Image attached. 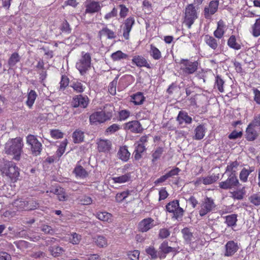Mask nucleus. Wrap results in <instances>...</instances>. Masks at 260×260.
<instances>
[{
    "instance_id": "obj_1",
    "label": "nucleus",
    "mask_w": 260,
    "mask_h": 260,
    "mask_svg": "<svg viewBox=\"0 0 260 260\" xmlns=\"http://www.w3.org/2000/svg\"><path fill=\"white\" fill-rule=\"evenodd\" d=\"M0 171L3 177H7L13 182L16 181L19 176L18 168L11 161L1 160Z\"/></svg>"
},
{
    "instance_id": "obj_2",
    "label": "nucleus",
    "mask_w": 260,
    "mask_h": 260,
    "mask_svg": "<svg viewBox=\"0 0 260 260\" xmlns=\"http://www.w3.org/2000/svg\"><path fill=\"white\" fill-rule=\"evenodd\" d=\"M38 205L37 201L30 198H19L12 203L13 209L19 211L35 210Z\"/></svg>"
},
{
    "instance_id": "obj_3",
    "label": "nucleus",
    "mask_w": 260,
    "mask_h": 260,
    "mask_svg": "<svg viewBox=\"0 0 260 260\" xmlns=\"http://www.w3.org/2000/svg\"><path fill=\"white\" fill-rule=\"evenodd\" d=\"M23 143L20 139H14L8 141L5 146V152L8 154L13 155V158L19 160L22 152Z\"/></svg>"
},
{
    "instance_id": "obj_4",
    "label": "nucleus",
    "mask_w": 260,
    "mask_h": 260,
    "mask_svg": "<svg viewBox=\"0 0 260 260\" xmlns=\"http://www.w3.org/2000/svg\"><path fill=\"white\" fill-rule=\"evenodd\" d=\"M198 17V13L193 4H188L185 9L183 23L190 28Z\"/></svg>"
},
{
    "instance_id": "obj_5",
    "label": "nucleus",
    "mask_w": 260,
    "mask_h": 260,
    "mask_svg": "<svg viewBox=\"0 0 260 260\" xmlns=\"http://www.w3.org/2000/svg\"><path fill=\"white\" fill-rule=\"evenodd\" d=\"M179 72L184 76L194 73L198 69L197 61H191L188 59H181L180 61Z\"/></svg>"
},
{
    "instance_id": "obj_6",
    "label": "nucleus",
    "mask_w": 260,
    "mask_h": 260,
    "mask_svg": "<svg viewBox=\"0 0 260 260\" xmlns=\"http://www.w3.org/2000/svg\"><path fill=\"white\" fill-rule=\"evenodd\" d=\"M91 67V56L88 53H81V57L77 62L76 67L82 75H84Z\"/></svg>"
},
{
    "instance_id": "obj_7",
    "label": "nucleus",
    "mask_w": 260,
    "mask_h": 260,
    "mask_svg": "<svg viewBox=\"0 0 260 260\" xmlns=\"http://www.w3.org/2000/svg\"><path fill=\"white\" fill-rule=\"evenodd\" d=\"M112 116V112H108L106 113L104 111H97L90 116L89 121L91 124L96 125L110 120Z\"/></svg>"
},
{
    "instance_id": "obj_8",
    "label": "nucleus",
    "mask_w": 260,
    "mask_h": 260,
    "mask_svg": "<svg viewBox=\"0 0 260 260\" xmlns=\"http://www.w3.org/2000/svg\"><path fill=\"white\" fill-rule=\"evenodd\" d=\"M27 143L30 146L31 151L34 155L40 154L42 145L34 135H29L26 137Z\"/></svg>"
},
{
    "instance_id": "obj_9",
    "label": "nucleus",
    "mask_w": 260,
    "mask_h": 260,
    "mask_svg": "<svg viewBox=\"0 0 260 260\" xmlns=\"http://www.w3.org/2000/svg\"><path fill=\"white\" fill-rule=\"evenodd\" d=\"M166 207L167 211L173 213V217L175 219H177L183 216L184 210L179 206L178 200H174L169 203Z\"/></svg>"
},
{
    "instance_id": "obj_10",
    "label": "nucleus",
    "mask_w": 260,
    "mask_h": 260,
    "mask_svg": "<svg viewBox=\"0 0 260 260\" xmlns=\"http://www.w3.org/2000/svg\"><path fill=\"white\" fill-rule=\"evenodd\" d=\"M216 205L214 200L211 198L206 197L202 202L199 210V214L201 216H204L212 211Z\"/></svg>"
},
{
    "instance_id": "obj_11",
    "label": "nucleus",
    "mask_w": 260,
    "mask_h": 260,
    "mask_svg": "<svg viewBox=\"0 0 260 260\" xmlns=\"http://www.w3.org/2000/svg\"><path fill=\"white\" fill-rule=\"evenodd\" d=\"M89 103V99L86 95L79 94L75 96L72 101V105L74 108H87Z\"/></svg>"
},
{
    "instance_id": "obj_12",
    "label": "nucleus",
    "mask_w": 260,
    "mask_h": 260,
    "mask_svg": "<svg viewBox=\"0 0 260 260\" xmlns=\"http://www.w3.org/2000/svg\"><path fill=\"white\" fill-rule=\"evenodd\" d=\"M85 13L93 14L100 12L102 8L101 3L98 1L87 0L84 4Z\"/></svg>"
},
{
    "instance_id": "obj_13",
    "label": "nucleus",
    "mask_w": 260,
    "mask_h": 260,
    "mask_svg": "<svg viewBox=\"0 0 260 260\" xmlns=\"http://www.w3.org/2000/svg\"><path fill=\"white\" fill-rule=\"evenodd\" d=\"M239 181L235 174H232L229 175L225 181L220 182L219 187L223 189H231L237 187Z\"/></svg>"
},
{
    "instance_id": "obj_14",
    "label": "nucleus",
    "mask_w": 260,
    "mask_h": 260,
    "mask_svg": "<svg viewBox=\"0 0 260 260\" xmlns=\"http://www.w3.org/2000/svg\"><path fill=\"white\" fill-rule=\"evenodd\" d=\"M135 22L134 17L130 16L126 19L122 26L123 36L125 40H128L129 37V33L132 29L133 25Z\"/></svg>"
},
{
    "instance_id": "obj_15",
    "label": "nucleus",
    "mask_w": 260,
    "mask_h": 260,
    "mask_svg": "<svg viewBox=\"0 0 260 260\" xmlns=\"http://www.w3.org/2000/svg\"><path fill=\"white\" fill-rule=\"evenodd\" d=\"M219 2L217 0L212 1L208 6L205 7L204 10V16L206 19H209L217 11Z\"/></svg>"
},
{
    "instance_id": "obj_16",
    "label": "nucleus",
    "mask_w": 260,
    "mask_h": 260,
    "mask_svg": "<svg viewBox=\"0 0 260 260\" xmlns=\"http://www.w3.org/2000/svg\"><path fill=\"white\" fill-rule=\"evenodd\" d=\"M155 226L154 220L150 218L142 219L138 224V229L142 233L147 232Z\"/></svg>"
},
{
    "instance_id": "obj_17",
    "label": "nucleus",
    "mask_w": 260,
    "mask_h": 260,
    "mask_svg": "<svg viewBox=\"0 0 260 260\" xmlns=\"http://www.w3.org/2000/svg\"><path fill=\"white\" fill-rule=\"evenodd\" d=\"M181 233L184 240L187 244H191L197 240V237L190 229L185 228L181 230Z\"/></svg>"
},
{
    "instance_id": "obj_18",
    "label": "nucleus",
    "mask_w": 260,
    "mask_h": 260,
    "mask_svg": "<svg viewBox=\"0 0 260 260\" xmlns=\"http://www.w3.org/2000/svg\"><path fill=\"white\" fill-rule=\"evenodd\" d=\"M226 29L225 23L222 20H220L217 22V28L213 32V35L216 38L220 39L223 37Z\"/></svg>"
},
{
    "instance_id": "obj_19",
    "label": "nucleus",
    "mask_w": 260,
    "mask_h": 260,
    "mask_svg": "<svg viewBox=\"0 0 260 260\" xmlns=\"http://www.w3.org/2000/svg\"><path fill=\"white\" fill-rule=\"evenodd\" d=\"M96 144L98 151L104 153H108L112 146L111 141L107 139H99L97 140Z\"/></svg>"
},
{
    "instance_id": "obj_20",
    "label": "nucleus",
    "mask_w": 260,
    "mask_h": 260,
    "mask_svg": "<svg viewBox=\"0 0 260 260\" xmlns=\"http://www.w3.org/2000/svg\"><path fill=\"white\" fill-rule=\"evenodd\" d=\"M259 134V131L256 129L251 123H249L246 130V138L248 141H252L256 139Z\"/></svg>"
},
{
    "instance_id": "obj_21",
    "label": "nucleus",
    "mask_w": 260,
    "mask_h": 260,
    "mask_svg": "<svg viewBox=\"0 0 260 260\" xmlns=\"http://www.w3.org/2000/svg\"><path fill=\"white\" fill-rule=\"evenodd\" d=\"M239 247L237 243L235 242L234 241H228L225 245V251L224 256H231L233 255L238 250Z\"/></svg>"
},
{
    "instance_id": "obj_22",
    "label": "nucleus",
    "mask_w": 260,
    "mask_h": 260,
    "mask_svg": "<svg viewBox=\"0 0 260 260\" xmlns=\"http://www.w3.org/2000/svg\"><path fill=\"white\" fill-rule=\"evenodd\" d=\"M125 127L128 130L135 133H140L143 131L140 123L137 120L129 121L125 124Z\"/></svg>"
},
{
    "instance_id": "obj_23",
    "label": "nucleus",
    "mask_w": 260,
    "mask_h": 260,
    "mask_svg": "<svg viewBox=\"0 0 260 260\" xmlns=\"http://www.w3.org/2000/svg\"><path fill=\"white\" fill-rule=\"evenodd\" d=\"M132 62L138 67H146L148 69L151 68V66L147 62V60L141 55L134 56L132 59Z\"/></svg>"
},
{
    "instance_id": "obj_24",
    "label": "nucleus",
    "mask_w": 260,
    "mask_h": 260,
    "mask_svg": "<svg viewBox=\"0 0 260 260\" xmlns=\"http://www.w3.org/2000/svg\"><path fill=\"white\" fill-rule=\"evenodd\" d=\"M212 36L209 35H206L205 36L204 40L206 44L213 50H216L219 46V40L216 39Z\"/></svg>"
},
{
    "instance_id": "obj_25",
    "label": "nucleus",
    "mask_w": 260,
    "mask_h": 260,
    "mask_svg": "<svg viewBox=\"0 0 260 260\" xmlns=\"http://www.w3.org/2000/svg\"><path fill=\"white\" fill-rule=\"evenodd\" d=\"M145 100V97L141 92H137L131 95V102L135 105H141L143 104Z\"/></svg>"
},
{
    "instance_id": "obj_26",
    "label": "nucleus",
    "mask_w": 260,
    "mask_h": 260,
    "mask_svg": "<svg viewBox=\"0 0 260 260\" xmlns=\"http://www.w3.org/2000/svg\"><path fill=\"white\" fill-rule=\"evenodd\" d=\"M74 173L76 177L84 178L88 176L87 171L81 166V161H78L74 170Z\"/></svg>"
},
{
    "instance_id": "obj_27",
    "label": "nucleus",
    "mask_w": 260,
    "mask_h": 260,
    "mask_svg": "<svg viewBox=\"0 0 260 260\" xmlns=\"http://www.w3.org/2000/svg\"><path fill=\"white\" fill-rule=\"evenodd\" d=\"M177 120L180 124L184 123L190 124L192 122V118L184 111H180L177 117Z\"/></svg>"
},
{
    "instance_id": "obj_28",
    "label": "nucleus",
    "mask_w": 260,
    "mask_h": 260,
    "mask_svg": "<svg viewBox=\"0 0 260 260\" xmlns=\"http://www.w3.org/2000/svg\"><path fill=\"white\" fill-rule=\"evenodd\" d=\"M94 215L98 219L104 222L111 223L113 221L112 215L106 211L98 212Z\"/></svg>"
},
{
    "instance_id": "obj_29",
    "label": "nucleus",
    "mask_w": 260,
    "mask_h": 260,
    "mask_svg": "<svg viewBox=\"0 0 260 260\" xmlns=\"http://www.w3.org/2000/svg\"><path fill=\"white\" fill-rule=\"evenodd\" d=\"M206 131V128L204 125H198L194 129V139L197 140L202 139L205 135Z\"/></svg>"
},
{
    "instance_id": "obj_30",
    "label": "nucleus",
    "mask_w": 260,
    "mask_h": 260,
    "mask_svg": "<svg viewBox=\"0 0 260 260\" xmlns=\"http://www.w3.org/2000/svg\"><path fill=\"white\" fill-rule=\"evenodd\" d=\"M99 36L100 37H107L108 39H115L116 37L115 32L108 28L106 26L100 30Z\"/></svg>"
},
{
    "instance_id": "obj_31",
    "label": "nucleus",
    "mask_w": 260,
    "mask_h": 260,
    "mask_svg": "<svg viewBox=\"0 0 260 260\" xmlns=\"http://www.w3.org/2000/svg\"><path fill=\"white\" fill-rule=\"evenodd\" d=\"M131 173H127L121 176L112 177V180H113L114 183L121 184L128 182L131 180Z\"/></svg>"
},
{
    "instance_id": "obj_32",
    "label": "nucleus",
    "mask_w": 260,
    "mask_h": 260,
    "mask_svg": "<svg viewBox=\"0 0 260 260\" xmlns=\"http://www.w3.org/2000/svg\"><path fill=\"white\" fill-rule=\"evenodd\" d=\"M117 155L119 159L122 161H126L129 158L131 154L128 151L126 146H124L120 148Z\"/></svg>"
},
{
    "instance_id": "obj_33",
    "label": "nucleus",
    "mask_w": 260,
    "mask_h": 260,
    "mask_svg": "<svg viewBox=\"0 0 260 260\" xmlns=\"http://www.w3.org/2000/svg\"><path fill=\"white\" fill-rule=\"evenodd\" d=\"M135 149L134 152V158L136 160H139L142 156V153L146 150L144 145L135 143Z\"/></svg>"
},
{
    "instance_id": "obj_34",
    "label": "nucleus",
    "mask_w": 260,
    "mask_h": 260,
    "mask_svg": "<svg viewBox=\"0 0 260 260\" xmlns=\"http://www.w3.org/2000/svg\"><path fill=\"white\" fill-rule=\"evenodd\" d=\"M228 46L234 50H238L241 49L242 46L237 42L235 36L232 35L230 37L227 42Z\"/></svg>"
},
{
    "instance_id": "obj_35",
    "label": "nucleus",
    "mask_w": 260,
    "mask_h": 260,
    "mask_svg": "<svg viewBox=\"0 0 260 260\" xmlns=\"http://www.w3.org/2000/svg\"><path fill=\"white\" fill-rule=\"evenodd\" d=\"M128 56L127 54L122 52L120 50H118L111 55V58L114 61H118L122 59H127Z\"/></svg>"
},
{
    "instance_id": "obj_36",
    "label": "nucleus",
    "mask_w": 260,
    "mask_h": 260,
    "mask_svg": "<svg viewBox=\"0 0 260 260\" xmlns=\"http://www.w3.org/2000/svg\"><path fill=\"white\" fill-rule=\"evenodd\" d=\"M74 142L79 143L83 141L84 138V133L80 129H76L72 135Z\"/></svg>"
},
{
    "instance_id": "obj_37",
    "label": "nucleus",
    "mask_w": 260,
    "mask_h": 260,
    "mask_svg": "<svg viewBox=\"0 0 260 260\" xmlns=\"http://www.w3.org/2000/svg\"><path fill=\"white\" fill-rule=\"evenodd\" d=\"M149 54L155 60H159L161 57L160 50L152 44L150 45Z\"/></svg>"
},
{
    "instance_id": "obj_38",
    "label": "nucleus",
    "mask_w": 260,
    "mask_h": 260,
    "mask_svg": "<svg viewBox=\"0 0 260 260\" xmlns=\"http://www.w3.org/2000/svg\"><path fill=\"white\" fill-rule=\"evenodd\" d=\"M218 179V175H211L206 177L200 178V181H202L204 185H209L213 183Z\"/></svg>"
},
{
    "instance_id": "obj_39",
    "label": "nucleus",
    "mask_w": 260,
    "mask_h": 260,
    "mask_svg": "<svg viewBox=\"0 0 260 260\" xmlns=\"http://www.w3.org/2000/svg\"><path fill=\"white\" fill-rule=\"evenodd\" d=\"M49 251L54 257L60 256L63 252L64 249L58 246L54 245L49 248Z\"/></svg>"
},
{
    "instance_id": "obj_40",
    "label": "nucleus",
    "mask_w": 260,
    "mask_h": 260,
    "mask_svg": "<svg viewBox=\"0 0 260 260\" xmlns=\"http://www.w3.org/2000/svg\"><path fill=\"white\" fill-rule=\"evenodd\" d=\"M37 96V94L35 90H30L28 92L27 95V100L26 103L29 108H31Z\"/></svg>"
},
{
    "instance_id": "obj_41",
    "label": "nucleus",
    "mask_w": 260,
    "mask_h": 260,
    "mask_svg": "<svg viewBox=\"0 0 260 260\" xmlns=\"http://www.w3.org/2000/svg\"><path fill=\"white\" fill-rule=\"evenodd\" d=\"M237 215L235 214L228 215L225 217V223L227 224L228 226H234L236 225V222L237 221Z\"/></svg>"
},
{
    "instance_id": "obj_42",
    "label": "nucleus",
    "mask_w": 260,
    "mask_h": 260,
    "mask_svg": "<svg viewBox=\"0 0 260 260\" xmlns=\"http://www.w3.org/2000/svg\"><path fill=\"white\" fill-rule=\"evenodd\" d=\"M20 60V57L17 53L14 52L12 53L8 60L9 68L13 67Z\"/></svg>"
},
{
    "instance_id": "obj_43",
    "label": "nucleus",
    "mask_w": 260,
    "mask_h": 260,
    "mask_svg": "<svg viewBox=\"0 0 260 260\" xmlns=\"http://www.w3.org/2000/svg\"><path fill=\"white\" fill-rule=\"evenodd\" d=\"M52 192L57 196L58 200L60 201H66L68 199V196L62 188H56Z\"/></svg>"
},
{
    "instance_id": "obj_44",
    "label": "nucleus",
    "mask_w": 260,
    "mask_h": 260,
    "mask_svg": "<svg viewBox=\"0 0 260 260\" xmlns=\"http://www.w3.org/2000/svg\"><path fill=\"white\" fill-rule=\"evenodd\" d=\"M94 241L96 245L100 247H104L107 245V240L103 236H97L94 238Z\"/></svg>"
},
{
    "instance_id": "obj_45",
    "label": "nucleus",
    "mask_w": 260,
    "mask_h": 260,
    "mask_svg": "<svg viewBox=\"0 0 260 260\" xmlns=\"http://www.w3.org/2000/svg\"><path fill=\"white\" fill-rule=\"evenodd\" d=\"M252 34L255 37L260 36V18H257L252 26Z\"/></svg>"
},
{
    "instance_id": "obj_46",
    "label": "nucleus",
    "mask_w": 260,
    "mask_h": 260,
    "mask_svg": "<svg viewBox=\"0 0 260 260\" xmlns=\"http://www.w3.org/2000/svg\"><path fill=\"white\" fill-rule=\"evenodd\" d=\"M254 171L253 168H250L249 170H247L245 168H243L240 174V180L245 182L247 180V178L249 174Z\"/></svg>"
},
{
    "instance_id": "obj_47",
    "label": "nucleus",
    "mask_w": 260,
    "mask_h": 260,
    "mask_svg": "<svg viewBox=\"0 0 260 260\" xmlns=\"http://www.w3.org/2000/svg\"><path fill=\"white\" fill-rule=\"evenodd\" d=\"M224 81L218 75L216 77L215 82L214 85L215 88H217L220 92L224 91L223 85Z\"/></svg>"
},
{
    "instance_id": "obj_48",
    "label": "nucleus",
    "mask_w": 260,
    "mask_h": 260,
    "mask_svg": "<svg viewBox=\"0 0 260 260\" xmlns=\"http://www.w3.org/2000/svg\"><path fill=\"white\" fill-rule=\"evenodd\" d=\"M81 239V236L76 233H72L69 235V240L74 245L78 244Z\"/></svg>"
},
{
    "instance_id": "obj_49",
    "label": "nucleus",
    "mask_w": 260,
    "mask_h": 260,
    "mask_svg": "<svg viewBox=\"0 0 260 260\" xmlns=\"http://www.w3.org/2000/svg\"><path fill=\"white\" fill-rule=\"evenodd\" d=\"M159 249L161 251L167 254L172 251H175V248L168 246V243L167 241H164L160 245Z\"/></svg>"
},
{
    "instance_id": "obj_50",
    "label": "nucleus",
    "mask_w": 260,
    "mask_h": 260,
    "mask_svg": "<svg viewBox=\"0 0 260 260\" xmlns=\"http://www.w3.org/2000/svg\"><path fill=\"white\" fill-rule=\"evenodd\" d=\"M238 165V164L237 161L232 162L231 164L228 165L225 174H228V176L229 174H235L236 169Z\"/></svg>"
},
{
    "instance_id": "obj_51",
    "label": "nucleus",
    "mask_w": 260,
    "mask_h": 260,
    "mask_svg": "<svg viewBox=\"0 0 260 260\" xmlns=\"http://www.w3.org/2000/svg\"><path fill=\"white\" fill-rule=\"evenodd\" d=\"M163 151L164 149L161 147H158L154 151L152 154V161L153 163H154L157 160L160 158Z\"/></svg>"
},
{
    "instance_id": "obj_52",
    "label": "nucleus",
    "mask_w": 260,
    "mask_h": 260,
    "mask_svg": "<svg viewBox=\"0 0 260 260\" xmlns=\"http://www.w3.org/2000/svg\"><path fill=\"white\" fill-rule=\"evenodd\" d=\"M60 29L62 31V32L66 34H69L71 32L72 28H71L69 23L68 22L65 20L61 23Z\"/></svg>"
},
{
    "instance_id": "obj_53",
    "label": "nucleus",
    "mask_w": 260,
    "mask_h": 260,
    "mask_svg": "<svg viewBox=\"0 0 260 260\" xmlns=\"http://www.w3.org/2000/svg\"><path fill=\"white\" fill-rule=\"evenodd\" d=\"M71 87L74 89L77 92L81 93L84 91L85 87H84L82 84L79 82H74Z\"/></svg>"
},
{
    "instance_id": "obj_54",
    "label": "nucleus",
    "mask_w": 260,
    "mask_h": 260,
    "mask_svg": "<svg viewBox=\"0 0 260 260\" xmlns=\"http://www.w3.org/2000/svg\"><path fill=\"white\" fill-rule=\"evenodd\" d=\"M129 194V191L128 190L122 191L117 193L115 199L117 202H120L127 198Z\"/></svg>"
},
{
    "instance_id": "obj_55",
    "label": "nucleus",
    "mask_w": 260,
    "mask_h": 260,
    "mask_svg": "<svg viewBox=\"0 0 260 260\" xmlns=\"http://www.w3.org/2000/svg\"><path fill=\"white\" fill-rule=\"evenodd\" d=\"M251 203L255 206L260 205V194L255 193L251 195L249 198Z\"/></svg>"
},
{
    "instance_id": "obj_56",
    "label": "nucleus",
    "mask_w": 260,
    "mask_h": 260,
    "mask_svg": "<svg viewBox=\"0 0 260 260\" xmlns=\"http://www.w3.org/2000/svg\"><path fill=\"white\" fill-rule=\"evenodd\" d=\"M120 126L118 124H113L109 126L106 131V132L108 134H112L118 131Z\"/></svg>"
},
{
    "instance_id": "obj_57",
    "label": "nucleus",
    "mask_w": 260,
    "mask_h": 260,
    "mask_svg": "<svg viewBox=\"0 0 260 260\" xmlns=\"http://www.w3.org/2000/svg\"><path fill=\"white\" fill-rule=\"evenodd\" d=\"M146 252L148 255H150L151 258L155 259L157 257V251L153 246H149L146 249Z\"/></svg>"
},
{
    "instance_id": "obj_58",
    "label": "nucleus",
    "mask_w": 260,
    "mask_h": 260,
    "mask_svg": "<svg viewBox=\"0 0 260 260\" xmlns=\"http://www.w3.org/2000/svg\"><path fill=\"white\" fill-rule=\"evenodd\" d=\"M67 145V140H63L60 144L59 146V148L57 150V155L59 156H61L63 153L65 151L66 147Z\"/></svg>"
},
{
    "instance_id": "obj_59",
    "label": "nucleus",
    "mask_w": 260,
    "mask_h": 260,
    "mask_svg": "<svg viewBox=\"0 0 260 260\" xmlns=\"http://www.w3.org/2000/svg\"><path fill=\"white\" fill-rule=\"evenodd\" d=\"M130 115V112L127 110H122L119 112V119L120 120H126Z\"/></svg>"
},
{
    "instance_id": "obj_60",
    "label": "nucleus",
    "mask_w": 260,
    "mask_h": 260,
    "mask_svg": "<svg viewBox=\"0 0 260 260\" xmlns=\"http://www.w3.org/2000/svg\"><path fill=\"white\" fill-rule=\"evenodd\" d=\"M118 11L116 8H113L112 11L107 13L105 16L104 19L106 20H108L112 18L115 17L117 15Z\"/></svg>"
},
{
    "instance_id": "obj_61",
    "label": "nucleus",
    "mask_w": 260,
    "mask_h": 260,
    "mask_svg": "<svg viewBox=\"0 0 260 260\" xmlns=\"http://www.w3.org/2000/svg\"><path fill=\"white\" fill-rule=\"evenodd\" d=\"M119 8H120L119 16L121 18H124L127 16L129 10L123 4L120 5Z\"/></svg>"
},
{
    "instance_id": "obj_62",
    "label": "nucleus",
    "mask_w": 260,
    "mask_h": 260,
    "mask_svg": "<svg viewBox=\"0 0 260 260\" xmlns=\"http://www.w3.org/2000/svg\"><path fill=\"white\" fill-rule=\"evenodd\" d=\"M51 137L54 139H60L63 137V133L58 129H53L50 132Z\"/></svg>"
},
{
    "instance_id": "obj_63",
    "label": "nucleus",
    "mask_w": 260,
    "mask_h": 260,
    "mask_svg": "<svg viewBox=\"0 0 260 260\" xmlns=\"http://www.w3.org/2000/svg\"><path fill=\"white\" fill-rule=\"evenodd\" d=\"M170 235V231L166 228L161 229L159 232V237L161 239H165L169 237Z\"/></svg>"
},
{
    "instance_id": "obj_64",
    "label": "nucleus",
    "mask_w": 260,
    "mask_h": 260,
    "mask_svg": "<svg viewBox=\"0 0 260 260\" xmlns=\"http://www.w3.org/2000/svg\"><path fill=\"white\" fill-rule=\"evenodd\" d=\"M140 252L138 250L129 251L128 256L131 260H138L139 257Z\"/></svg>"
}]
</instances>
